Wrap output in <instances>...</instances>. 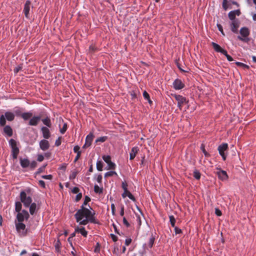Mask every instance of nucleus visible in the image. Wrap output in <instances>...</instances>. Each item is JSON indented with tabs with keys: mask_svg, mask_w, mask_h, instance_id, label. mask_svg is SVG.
Listing matches in <instances>:
<instances>
[{
	"mask_svg": "<svg viewBox=\"0 0 256 256\" xmlns=\"http://www.w3.org/2000/svg\"><path fill=\"white\" fill-rule=\"evenodd\" d=\"M94 215V212H92L86 207L80 206V208L74 214V217L77 222H78L80 225L84 226L89 222L93 224L98 223Z\"/></svg>",
	"mask_w": 256,
	"mask_h": 256,
	"instance_id": "nucleus-1",
	"label": "nucleus"
},
{
	"mask_svg": "<svg viewBox=\"0 0 256 256\" xmlns=\"http://www.w3.org/2000/svg\"><path fill=\"white\" fill-rule=\"evenodd\" d=\"M240 36H238V39L246 43L250 42V38H248V36L250 34V31L248 27H242L240 29Z\"/></svg>",
	"mask_w": 256,
	"mask_h": 256,
	"instance_id": "nucleus-2",
	"label": "nucleus"
},
{
	"mask_svg": "<svg viewBox=\"0 0 256 256\" xmlns=\"http://www.w3.org/2000/svg\"><path fill=\"white\" fill-rule=\"evenodd\" d=\"M14 114L12 112L7 111L5 112L4 115L0 116V126H4L6 124V120L8 121L12 122L14 119Z\"/></svg>",
	"mask_w": 256,
	"mask_h": 256,
	"instance_id": "nucleus-3",
	"label": "nucleus"
},
{
	"mask_svg": "<svg viewBox=\"0 0 256 256\" xmlns=\"http://www.w3.org/2000/svg\"><path fill=\"white\" fill-rule=\"evenodd\" d=\"M212 45L213 47V48L216 52H220L222 54L224 55L228 61L232 62L234 60L233 58L230 55L228 54L227 51L225 49L222 48L219 44L214 42H212Z\"/></svg>",
	"mask_w": 256,
	"mask_h": 256,
	"instance_id": "nucleus-4",
	"label": "nucleus"
},
{
	"mask_svg": "<svg viewBox=\"0 0 256 256\" xmlns=\"http://www.w3.org/2000/svg\"><path fill=\"white\" fill-rule=\"evenodd\" d=\"M146 236L148 238V240L147 242L145 243V247L146 246L148 249L151 248H152L155 241L156 233L155 230H152L150 232H148L146 234Z\"/></svg>",
	"mask_w": 256,
	"mask_h": 256,
	"instance_id": "nucleus-5",
	"label": "nucleus"
},
{
	"mask_svg": "<svg viewBox=\"0 0 256 256\" xmlns=\"http://www.w3.org/2000/svg\"><path fill=\"white\" fill-rule=\"evenodd\" d=\"M21 202H22L25 207L28 208L32 204V199L30 196H27L24 192H22L20 194Z\"/></svg>",
	"mask_w": 256,
	"mask_h": 256,
	"instance_id": "nucleus-6",
	"label": "nucleus"
},
{
	"mask_svg": "<svg viewBox=\"0 0 256 256\" xmlns=\"http://www.w3.org/2000/svg\"><path fill=\"white\" fill-rule=\"evenodd\" d=\"M228 144L226 143H222L220 144L218 148L220 155L222 157L224 160H225L226 158L227 154L226 152L228 150Z\"/></svg>",
	"mask_w": 256,
	"mask_h": 256,
	"instance_id": "nucleus-7",
	"label": "nucleus"
},
{
	"mask_svg": "<svg viewBox=\"0 0 256 256\" xmlns=\"http://www.w3.org/2000/svg\"><path fill=\"white\" fill-rule=\"evenodd\" d=\"M29 217L30 215L28 212L26 210H22L21 212L18 213L16 220L18 222H22L24 220H28Z\"/></svg>",
	"mask_w": 256,
	"mask_h": 256,
	"instance_id": "nucleus-8",
	"label": "nucleus"
},
{
	"mask_svg": "<svg viewBox=\"0 0 256 256\" xmlns=\"http://www.w3.org/2000/svg\"><path fill=\"white\" fill-rule=\"evenodd\" d=\"M103 160L108 164V170H114L116 167V164L111 161V157L110 156H103Z\"/></svg>",
	"mask_w": 256,
	"mask_h": 256,
	"instance_id": "nucleus-9",
	"label": "nucleus"
},
{
	"mask_svg": "<svg viewBox=\"0 0 256 256\" xmlns=\"http://www.w3.org/2000/svg\"><path fill=\"white\" fill-rule=\"evenodd\" d=\"M174 96L176 100L178 102V106L180 110H181L182 104L186 102V98L181 95L176 94H174Z\"/></svg>",
	"mask_w": 256,
	"mask_h": 256,
	"instance_id": "nucleus-10",
	"label": "nucleus"
},
{
	"mask_svg": "<svg viewBox=\"0 0 256 256\" xmlns=\"http://www.w3.org/2000/svg\"><path fill=\"white\" fill-rule=\"evenodd\" d=\"M240 24V21L239 20H235L234 21H232L230 23V30L234 34H237L238 32V28L239 27Z\"/></svg>",
	"mask_w": 256,
	"mask_h": 256,
	"instance_id": "nucleus-11",
	"label": "nucleus"
},
{
	"mask_svg": "<svg viewBox=\"0 0 256 256\" xmlns=\"http://www.w3.org/2000/svg\"><path fill=\"white\" fill-rule=\"evenodd\" d=\"M218 171L216 172V174L220 180H226L228 178V176L226 172L222 170L220 168H217Z\"/></svg>",
	"mask_w": 256,
	"mask_h": 256,
	"instance_id": "nucleus-12",
	"label": "nucleus"
},
{
	"mask_svg": "<svg viewBox=\"0 0 256 256\" xmlns=\"http://www.w3.org/2000/svg\"><path fill=\"white\" fill-rule=\"evenodd\" d=\"M173 88L176 90H182L184 87V84L182 80L178 78L176 79L172 84Z\"/></svg>",
	"mask_w": 256,
	"mask_h": 256,
	"instance_id": "nucleus-13",
	"label": "nucleus"
},
{
	"mask_svg": "<svg viewBox=\"0 0 256 256\" xmlns=\"http://www.w3.org/2000/svg\"><path fill=\"white\" fill-rule=\"evenodd\" d=\"M31 7V2L30 0H26L24 4L23 12L27 18H30L29 12Z\"/></svg>",
	"mask_w": 256,
	"mask_h": 256,
	"instance_id": "nucleus-14",
	"label": "nucleus"
},
{
	"mask_svg": "<svg viewBox=\"0 0 256 256\" xmlns=\"http://www.w3.org/2000/svg\"><path fill=\"white\" fill-rule=\"evenodd\" d=\"M50 146V143L46 139H44L40 142V149L44 151L48 150Z\"/></svg>",
	"mask_w": 256,
	"mask_h": 256,
	"instance_id": "nucleus-15",
	"label": "nucleus"
},
{
	"mask_svg": "<svg viewBox=\"0 0 256 256\" xmlns=\"http://www.w3.org/2000/svg\"><path fill=\"white\" fill-rule=\"evenodd\" d=\"M40 120V116H34L30 119L28 124L32 126H36L38 124Z\"/></svg>",
	"mask_w": 256,
	"mask_h": 256,
	"instance_id": "nucleus-16",
	"label": "nucleus"
},
{
	"mask_svg": "<svg viewBox=\"0 0 256 256\" xmlns=\"http://www.w3.org/2000/svg\"><path fill=\"white\" fill-rule=\"evenodd\" d=\"M40 130L42 134V136L45 139H48L50 137V130L46 126H42Z\"/></svg>",
	"mask_w": 256,
	"mask_h": 256,
	"instance_id": "nucleus-17",
	"label": "nucleus"
},
{
	"mask_svg": "<svg viewBox=\"0 0 256 256\" xmlns=\"http://www.w3.org/2000/svg\"><path fill=\"white\" fill-rule=\"evenodd\" d=\"M146 100L150 104V108L152 109L156 107V104L153 102L151 100L149 94L145 91V101Z\"/></svg>",
	"mask_w": 256,
	"mask_h": 256,
	"instance_id": "nucleus-18",
	"label": "nucleus"
},
{
	"mask_svg": "<svg viewBox=\"0 0 256 256\" xmlns=\"http://www.w3.org/2000/svg\"><path fill=\"white\" fill-rule=\"evenodd\" d=\"M44 125L46 126V127L51 128L52 124L51 122V120L50 117L49 116H46V118H42L40 120Z\"/></svg>",
	"mask_w": 256,
	"mask_h": 256,
	"instance_id": "nucleus-19",
	"label": "nucleus"
},
{
	"mask_svg": "<svg viewBox=\"0 0 256 256\" xmlns=\"http://www.w3.org/2000/svg\"><path fill=\"white\" fill-rule=\"evenodd\" d=\"M20 164L22 168H28L30 164V162L28 158H20Z\"/></svg>",
	"mask_w": 256,
	"mask_h": 256,
	"instance_id": "nucleus-20",
	"label": "nucleus"
},
{
	"mask_svg": "<svg viewBox=\"0 0 256 256\" xmlns=\"http://www.w3.org/2000/svg\"><path fill=\"white\" fill-rule=\"evenodd\" d=\"M12 112L14 113V116H21L22 114V108L18 106H16L14 108Z\"/></svg>",
	"mask_w": 256,
	"mask_h": 256,
	"instance_id": "nucleus-21",
	"label": "nucleus"
},
{
	"mask_svg": "<svg viewBox=\"0 0 256 256\" xmlns=\"http://www.w3.org/2000/svg\"><path fill=\"white\" fill-rule=\"evenodd\" d=\"M4 132L8 136H12V130L10 126L5 125Z\"/></svg>",
	"mask_w": 256,
	"mask_h": 256,
	"instance_id": "nucleus-22",
	"label": "nucleus"
},
{
	"mask_svg": "<svg viewBox=\"0 0 256 256\" xmlns=\"http://www.w3.org/2000/svg\"><path fill=\"white\" fill-rule=\"evenodd\" d=\"M75 232L80 233L84 237H86L88 235V232L86 230L84 227L80 228L77 227L75 229Z\"/></svg>",
	"mask_w": 256,
	"mask_h": 256,
	"instance_id": "nucleus-23",
	"label": "nucleus"
},
{
	"mask_svg": "<svg viewBox=\"0 0 256 256\" xmlns=\"http://www.w3.org/2000/svg\"><path fill=\"white\" fill-rule=\"evenodd\" d=\"M94 138V136L92 133H90L86 137V141L85 142L87 144H88L89 146H91L92 142Z\"/></svg>",
	"mask_w": 256,
	"mask_h": 256,
	"instance_id": "nucleus-24",
	"label": "nucleus"
},
{
	"mask_svg": "<svg viewBox=\"0 0 256 256\" xmlns=\"http://www.w3.org/2000/svg\"><path fill=\"white\" fill-rule=\"evenodd\" d=\"M122 188H123L124 192L122 194V196L123 198H125L126 197L127 194H128V192H130L128 190V184L126 182H122Z\"/></svg>",
	"mask_w": 256,
	"mask_h": 256,
	"instance_id": "nucleus-25",
	"label": "nucleus"
},
{
	"mask_svg": "<svg viewBox=\"0 0 256 256\" xmlns=\"http://www.w3.org/2000/svg\"><path fill=\"white\" fill-rule=\"evenodd\" d=\"M16 227L17 231L20 232L22 230H24L26 228V225L22 222L16 223Z\"/></svg>",
	"mask_w": 256,
	"mask_h": 256,
	"instance_id": "nucleus-26",
	"label": "nucleus"
},
{
	"mask_svg": "<svg viewBox=\"0 0 256 256\" xmlns=\"http://www.w3.org/2000/svg\"><path fill=\"white\" fill-rule=\"evenodd\" d=\"M138 149L137 147H134L132 148L131 152H130V159L132 160L134 159L136 156V154L138 152Z\"/></svg>",
	"mask_w": 256,
	"mask_h": 256,
	"instance_id": "nucleus-27",
	"label": "nucleus"
},
{
	"mask_svg": "<svg viewBox=\"0 0 256 256\" xmlns=\"http://www.w3.org/2000/svg\"><path fill=\"white\" fill-rule=\"evenodd\" d=\"M32 114L30 112H22L21 117L25 120H26L32 118Z\"/></svg>",
	"mask_w": 256,
	"mask_h": 256,
	"instance_id": "nucleus-28",
	"label": "nucleus"
},
{
	"mask_svg": "<svg viewBox=\"0 0 256 256\" xmlns=\"http://www.w3.org/2000/svg\"><path fill=\"white\" fill-rule=\"evenodd\" d=\"M30 206V212L32 215H33L35 212L36 208V204L34 202L32 203Z\"/></svg>",
	"mask_w": 256,
	"mask_h": 256,
	"instance_id": "nucleus-29",
	"label": "nucleus"
},
{
	"mask_svg": "<svg viewBox=\"0 0 256 256\" xmlns=\"http://www.w3.org/2000/svg\"><path fill=\"white\" fill-rule=\"evenodd\" d=\"M22 204L20 202H16L15 203V210L18 213L21 212L22 210Z\"/></svg>",
	"mask_w": 256,
	"mask_h": 256,
	"instance_id": "nucleus-30",
	"label": "nucleus"
},
{
	"mask_svg": "<svg viewBox=\"0 0 256 256\" xmlns=\"http://www.w3.org/2000/svg\"><path fill=\"white\" fill-rule=\"evenodd\" d=\"M228 17L232 20V22L238 20V18H236V15L233 10H232L228 12Z\"/></svg>",
	"mask_w": 256,
	"mask_h": 256,
	"instance_id": "nucleus-31",
	"label": "nucleus"
},
{
	"mask_svg": "<svg viewBox=\"0 0 256 256\" xmlns=\"http://www.w3.org/2000/svg\"><path fill=\"white\" fill-rule=\"evenodd\" d=\"M200 148L204 154L205 157L208 158L210 156V154L206 151L205 146L204 144H201Z\"/></svg>",
	"mask_w": 256,
	"mask_h": 256,
	"instance_id": "nucleus-32",
	"label": "nucleus"
},
{
	"mask_svg": "<svg viewBox=\"0 0 256 256\" xmlns=\"http://www.w3.org/2000/svg\"><path fill=\"white\" fill-rule=\"evenodd\" d=\"M18 153V148H14V149H12V155L14 159H16L17 158Z\"/></svg>",
	"mask_w": 256,
	"mask_h": 256,
	"instance_id": "nucleus-33",
	"label": "nucleus"
},
{
	"mask_svg": "<svg viewBox=\"0 0 256 256\" xmlns=\"http://www.w3.org/2000/svg\"><path fill=\"white\" fill-rule=\"evenodd\" d=\"M103 168V162L101 160H98L96 162V168L98 171H102Z\"/></svg>",
	"mask_w": 256,
	"mask_h": 256,
	"instance_id": "nucleus-34",
	"label": "nucleus"
},
{
	"mask_svg": "<svg viewBox=\"0 0 256 256\" xmlns=\"http://www.w3.org/2000/svg\"><path fill=\"white\" fill-rule=\"evenodd\" d=\"M236 64L238 66H240V67H242L244 68H246V69H249L250 67L248 65L245 64H244L242 62H236Z\"/></svg>",
	"mask_w": 256,
	"mask_h": 256,
	"instance_id": "nucleus-35",
	"label": "nucleus"
},
{
	"mask_svg": "<svg viewBox=\"0 0 256 256\" xmlns=\"http://www.w3.org/2000/svg\"><path fill=\"white\" fill-rule=\"evenodd\" d=\"M200 173L198 170H195L193 174V176L196 179V180H200Z\"/></svg>",
	"mask_w": 256,
	"mask_h": 256,
	"instance_id": "nucleus-36",
	"label": "nucleus"
},
{
	"mask_svg": "<svg viewBox=\"0 0 256 256\" xmlns=\"http://www.w3.org/2000/svg\"><path fill=\"white\" fill-rule=\"evenodd\" d=\"M170 222L171 226L172 227H175V224L176 222V220L174 216L171 215L169 216Z\"/></svg>",
	"mask_w": 256,
	"mask_h": 256,
	"instance_id": "nucleus-37",
	"label": "nucleus"
},
{
	"mask_svg": "<svg viewBox=\"0 0 256 256\" xmlns=\"http://www.w3.org/2000/svg\"><path fill=\"white\" fill-rule=\"evenodd\" d=\"M107 139H108V137L106 136L100 137L96 140V143H98V142H106Z\"/></svg>",
	"mask_w": 256,
	"mask_h": 256,
	"instance_id": "nucleus-38",
	"label": "nucleus"
},
{
	"mask_svg": "<svg viewBox=\"0 0 256 256\" xmlns=\"http://www.w3.org/2000/svg\"><path fill=\"white\" fill-rule=\"evenodd\" d=\"M9 144L11 146L12 149H14V148H18L16 146V142L15 140L13 139H10V140L9 141Z\"/></svg>",
	"mask_w": 256,
	"mask_h": 256,
	"instance_id": "nucleus-39",
	"label": "nucleus"
},
{
	"mask_svg": "<svg viewBox=\"0 0 256 256\" xmlns=\"http://www.w3.org/2000/svg\"><path fill=\"white\" fill-rule=\"evenodd\" d=\"M114 175L117 176V174L114 171H110L106 172L104 174L105 178H108L110 176H112Z\"/></svg>",
	"mask_w": 256,
	"mask_h": 256,
	"instance_id": "nucleus-40",
	"label": "nucleus"
},
{
	"mask_svg": "<svg viewBox=\"0 0 256 256\" xmlns=\"http://www.w3.org/2000/svg\"><path fill=\"white\" fill-rule=\"evenodd\" d=\"M94 191L96 193L101 194L102 192V188H100L98 185L94 186Z\"/></svg>",
	"mask_w": 256,
	"mask_h": 256,
	"instance_id": "nucleus-41",
	"label": "nucleus"
},
{
	"mask_svg": "<svg viewBox=\"0 0 256 256\" xmlns=\"http://www.w3.org/2000/svg\"><path fill=\"white\" fill-rule=\"evenodd\" d=\"M90 201V198L88 196H84V200L82 205L81 206L85 207L86 205H87L88 203Z\"/></svg>",
	"mask_w": 256,
	"mask_h": 256,
	"instance_id": "nucleus-42",
	"label": "nucleus"
},
{
	"mask_svg": "<svg viewBox=\"0 0 256 256\" xmlns=\"http://www.w3.org/2000/svg\"><path fill=\"white\" fill-rule=\"evenodd\" d=\"M89 52L91 53H94L98 51V48L94 45H91L89 47Z\"/></svg>",
	"mask_w": 256,
	"mask_h": 256,
	"instance_id": "nucleus-43",
	"label": "nucleus"
},
{
	"mask_svg": "<svg viewBox=\"0 0 256 256\" xmlns=\"http://www.w3.org/2000/svg\"><path fill=\"white\" fill-rule=\"evenodd\" d=\"M77 174H78L77 172H76V171L72 172V173L70 175L69 178L70 180L74 179L76 178Z\"/></svg>",
	"mask_w": 256,
	"mask_h": 256,
	"instance_id": "nucleus-44",
	"label": "nucleus"
},
{
	"mask_svg": "<svg viewBox=\"0 0 256 256\" xmlns=\"http://www.w3.org/2000/svg\"><path fill=\"white\" fill-rule=\"evenodd\" d=\"M67 128H68L67 124L66 123H64V125H63V126H62V128H61L60 130V132L62 134H64L66 132V130H67Z\"/></svg>",
	"mask_w": 256,
	"mask_h": 256,
	"instance_id": "nucleus-45",
	"label": "nucleus"
},
{
	"mask_svg": "<svg viewBox=\"0 0 256 256\" xmlns=\"http://www.w3.org/2000/svg\"><path fill=\"white\" fill-rule=\"evenodd\" d=\"M217 27H218V30L220 32V33L222 34V35L224 36L225 34H224V32L223 28H222V26L221 24H217Z\"/></svg>",
	"mask_w": 256,
	"mask_h": 256,
	"instance_id": "nucleus-46",
	"label": "nucleus"
},
{
	"mask_svg": "<svg viewBox=\"0 0 256 256\" xmlns=\"http://www.w3.org/2000/svg\"><path fill=\"white\" fill-rule=\"evenodd\" d=\"M29 166H30L32 169H34L37 166V162L36 161L33 160L30 162Z\"/></svg>",
	"mask_w": 256,
	"mask_h": 256,
	"instance_id": "nucleus-47",
	"label": "nucleus"
},
{
	"mask_svg": "<svg viewBox=\"0 0 256 256\" xmlns=\"http://www.w3.org/2000/svg\"><path fill=\"white\" fill-rule=\"evenodd\" d=\"M80 147L78 146H74V152L75 153H76V154H78V152H80L81 154V151L80 150Z\"/></svg>",
	"mask_w": 256,
	"mask_h": 256,
	"instance_id": "nucleus-48",
	"label": "nucleus"
},
{
	"mask_svg": "<svg viewBox=\"0 0 256 256\" xmlns=\"http://www.w3.org/2000/svg\"><path fill=\"white\" fill-rule=\"evenodd\" d=\"M174 230L176 234H180L182 232V230L177 226L174 227Z\"/></svg>",
	"mask_w": 256,
	"mask_h": 256,
	"instance_id": "nucleus-49",
	"label": "nucleus"
},
{
	"mask_svg": "<svg viewBox=\"0 0 256 256\" xmlns=\"http://www.w3.org/2000/svg\"><path fill=\"white\" fill-rule=\"evenodd\" d=\"M42 178L46 180H52V174L44 175L42 176Z\"/></svg>",
	"mask_w": 256,
	"mask_h": 256,
	"instance_id": "nucleus-50",
	"label": "nucleus"
},
{
	"mask_svg": "<svg viewBox=\"0 0 256 256\" xmlns=\"http://www.w3.org/2000/svg\"><path fill=\"white\" fill-rule=\"evenodd\" d=\"M62 141H61V137H59L55 142V146H58L61 144Z\"/></svg>",
	"mask_w": 256,
	"mask_h": 256,
	"instance_id": "nucleus-51",
	"label": "nucleus"
},
{
	"mask_svg": "<svg viewBox=\"0 0 256 256\" xmlns=\"http://www.w3.org/2000/svg\"><path fill=\"white\" fill-rule=\"evenodd\" d=\"M215 214L217 216H221L222 214V212L218 208H216L215 209Z\"/></svg>",
	"mask_w": 256,
	"mask_h": 256,
	"instance_id": "nucleus-52",
	"label": "nucleus"
},
{
	"mask_svg": "<svg viewBox=\"0 0 256 256\" xmlns=\"http://www.w3.org/2000/svg\"><path fill=\"white\" fill-rule=\"evenodd\" d=\"M82 198V193H78V194L76 196L75 200L76 202H78Z\"/></svg>",
	"mask_w": 256,
	"mask_h": 256,
	"instance_id": "nucleus-53",
	"label": "nucleus"
},
{
	"mask_svg": "<svg viewBox=\"0 0 256 256\" xmlns=\"http://www.w3.org/2000/svg\"><path fill=\"white\" fill-rule=\"evenodd\" d=\"M227 2V0H223L222 8L224 10H226L228 8Z\"/></svg>",
	"mask_w": 256,
	"mask_h": 256,
	"instance_id": "nucleus-54",
	"label": "nucleus"
},
{
	"mask_svg": "<svg viewBox=\"0 0 256 256\" xmlns=\"http://www.w3.org/2000/svg\"><path fill=\"white\" fill-rule=\"evenodd\" d=\"M38 184L43 188H45L46 187L45 182L42 180L38 181Z\"/></svg>",
	"mask_w": 256,
	"mask_h": 256,
	"instance_id": "nucleus-55",
	"label": "nucleus"
},
{
	"mask_svg": "<svg viewBox=\"0 0 256 256\" xmlns=\"http://www.w3.org/2000/svg\"><path fill=\"white\" fill-rule=\"evenodd\" d=\"M44 160V157L42 154H38L37 160L38 162H41L43 161Z\"/></svg>",
	"mask_w": 256,
	"mask_h": 256,
	"instance_id": "nucleus-56",
	"label": "nucleus"
},
{
	"mask_svg": "<svg viewBox=\"0 0 256 256\" xmlns=\"http://www.w3.org/2000/svg\"><path fill=\"white\" fill-rule=\"evenodd\" d=\"M79 191L80 189L78 187H74L72 190V192L74 194H78Z\"/></svg>",
	"mask_w": 256,
	"mask_h": 256,
	"instance_id": "nucleus-57",
	"label": "nucleus"
},
{
	"mask_svg": "<svg viewBox=\"0 0 256 256\" xmlns=\"http://www.w3.org/2000/svg\"><path fill=\"white\" fill-rule=\"evenodd\" d=\"M123 223L126 227L130 226V224L129 222H128V220L124 217L123 218Z\"/></svg>",
	"mask_w": 256,
	"mask_h": 256,
	"instance_id": "nucleus-58",
	"label": "nucleus"
},
{
	"mask_svg": "<svg viewBox=\"0 0 256 256\" xmlns=\"http://www.w3.org/2000/svg\"><path fill=\"white\" fill-rule=\"evenodd\" d=\"M110 237L112 240L114 242H116L118 240V237L114 235V234H110Z\"/></svg>",
	"mask_w": 256,
	"mask_h": 256,
	"instance_id": "nucleus-59",
	"label": "nucleus"
},
{
	"mask_svg": "<svg viewBox=\"0 0 256 256\" xmlns=\"http://www.w3.org/2000/svg\"><path fill=\"white\" fill-rule=\"evenodd\" d=\"M136 220L138 222V226H140L142 224V221H141L140 216H137V215H136Z\"/></svg>",
	"mask_w": 256,
	"mask_h": 256,
	"instance_id": "nucleus-60",
	"label": "nucleus"
},
{
	"mask_svg": "<svg viewBox=\"0 0 256 256\" xmlns=\"http://www.w3.org/2000/svg\"><path fill=\"white\" fill-rule=\"evenodd\" d=\"M102 176L101 174H99L97 177L96 180L99 184H100L102 182Z\"/></svg>",
	"mask_w": 256,
	"mask_h": 256,
	"instance_id": "nucleus-61",
	"label": "nucleus"
},
{
	"mask_svg": "<svg viewBox=\"0 0 256 256\" xmlns=\"http://www.w3.org/2000/svg\"><path fill=\"white\" fill-rule=\"evenodd\" d=\"M46 165L44 166H42V167L38 169V173H41V172H42L44 170V168H46Z\"/></svg>",
	"mask_w": 256,
	"mask_h": 256,
	"instance_id": "nucleus-62",
	"label": "nucleus"
},
{
	"mask_svg": "<svg viewBox=\"0 0 256 256\" xmlns=\"http://www.w3.org/2000/svg\"><path fill=\"white\" fill-rule=\"evenodd\" d=\"M132 242V240L131 238H126L125 240V244L126 246H128Z\"/></svg>",
	"mask_w": 256,
	"mask_h": 256,
	"instance_id": "nucleus-63",
	"label": "nucleus"
},
{
	"mask_svg": "<svg viewBox=\"0 0 256 256\" xmlns=\"http://www.w3.org/2000/svg\"><path fill=\"white\" fill-rule=\"evenodd\" d=\"M126 196L128 197L129 198L132 200H134V196L130 192H128V194H127Z\"/></svg>",
	"mask_w": 256,
	"mask_h": 256,
	"instance_id": "nucleus-64",
	"label": "nucleus"
}]
</instances>
